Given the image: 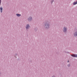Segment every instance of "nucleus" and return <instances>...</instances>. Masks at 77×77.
Returning <instances> with one entry per match:
<instances>
[{"instance_id":"8","label":"nucleus","mask_w":77,"mask_h":77,"mask_svg":"<svg viewBox=\"0 0 77 77\" xmlns=\"http://www.w3.org/2000/svg\"><path fill=\"white\" fill-rule=\"evenodd\" d=\"M76 4H77V1L73 3L74 5H76Z\"/></svg>"},{"instance_id":"12","label":"nucleus","mask_w":77,"mask_h":77,"mask_svg":"<svg viewBox=\"0 0 77 77\" xmlns=\"http://www.w3.org/2000/svg\"><path fill=\"white\" fill-rule=\"evenodd\" d=\"M75 57H77V55H75Z\"/></svg>"},{"instance_id":"1","label":"nucleus","mask_w":77,"mask_h":77,"mask_svg":"<svg viewBox=\"0 0 77 77\" xmlns=\"http://www.w3.org/2000/svg\"><path fill=\"white\" fill-rule=\"evenodd\" d=\"M45 26H46L47 28H49V25L47 23H45Z\"/></svg>"},{"instance_id":"6","label":"nucleus","mask_w":77,"mask_h":77,"mask_svg":"<svg viewBox=\"0 0 77 77\" xmlns=\"http://www.w3.org/2000/svg\"><path fill=\"white\" fill-rule=\"evenodd\" d=\"M16 15L17 17H20L21 16V14H16Z\"/></svg>"},{"instance_id":"3","label":"nucleus","mask_w":77,"mask_h":77,"mask_svg":"<svg viewBox=\"0 0 77 77\" xmlns=\"http://www.w3.org/2000/svg\"><path fill=\"white\" fill-rule=\"evenodd\" d=\"M74 35L75 36H77V32H75L74 33Z\"/></svg>"},{"instance_id":"14","label":"nucleus","mask_w":77,"mask_h":77,"mask_svg":"<svg viewBox=\"0 0 77 77\" xmlns=\"http://www.w3.org/2000/svg\"><path fill=\"white\" fill-rule=\"evenodd\" d=\"M52 77H55V76H52Z\"/></svg>"},{"instance_id":"7","label":"nucleus","mask_w":77,"mask_h":77,"mask_svg":"<svg viewBox=\"0 0 77 77\" xmlns=\"http://www.w3.org/2000/svg\"><path fill=\"white\" fill-rule=\"evenodd\" d=\"M0 11H1V12H2L3 11V8L1 7L0 8Z\"/></svg>"},{"instance_id":"10","label":"nucleus","mask_w":77,"mask_h":77,"mask_svg":"<svg viewBox=\"0 0 77 77\" xmlns=\"http://www.w3.org/2000/svg\"><path fill=\"white\" fill-rule=\"evenodd\" d=\"M2 0H0V5H1V2H2Z\"/></svg>"},{"instance_id":"13","label":"nucleus","mask_w":77,"mask_h":77,"mask_svg":"<svg viewBox=\"0 0 77 77\" xmlns=\"http://www.w3.org/2000/svg\"><path fill=\"white\" fill-rule=\"evenodd\" d=\"M53 0H52L51 1V3H53Z\"/></svg>"},{"instance_id":"15","label":"nucleus","mask_w":77,"mask_h":77,"mask_svg":"<svg viewBox=\"0 0 77 77\" xmlns=\"http://www.w3.org/2000/svg\"><path fill=\"white\" fill-rule=\"evenodd\" d=\"M67 62H69V60H68V61H67Z\"/></svg>"},{"instance_id":"9","label":"nucleus","mask_w":77,"mask_h":77,"mask_svg":"<svg viewBox=\"0 0 77 77\" xmlns=\"http://www.w3.org/2000/svg\"><path fill=\"white\" fill-rule=\"evenodd\" d=\"M71 55L72 56V57H75V55L73 54V55Z\"/></svg>"},{"instance_id":"11","label":"nucleus","mask_w":77,"mask_h":77,"mask_svg":"<svg viewBox=\"0 0 77 77\" xmlns=\"http://www.w3.org/2000/svg\"><path fill=\"white\" fill-rule=\"evenodd\" d=\"M67 66H68V67H69V66H70V64H68L67 65Z\"/></svg>"},{"instance_id":"5","label":"nucleus","mask_w":77,"mask_h":77,"mask_svg":"<svg viewBox=\"0 0 77 77\" xmlns=\"http://www.w3.org/2000/svg\"><path fill=\"white\" fill-rule=\"evenodd\" d=\"M32 20V17H31L28 19L29 21H31V20Z\"/></svg>"},{"instance_id":"2","label":"nucleus","mask_w":77,"mask_h":77,"mask_svg":"<svg viewBox=\"0 0 77 77\" xmlns=\"http://www.w3.org/2000/svg\"><path fill=\"white\" fill-rule=\"evenodd\" d=\"M29 27H30V26H29V25H26V29H29Z\"/></svg>"},{"instance_id":"4","label":"nucleus","mask_w":77,"mask_h":77,"mask_svg":"<svg viewBox=\"0 0 77 77\" xmlns=\"http://www.w3.org/2000/svg\"><path fill=\"white\" fill-rule=\"evenodd\" d=\"M66 31V28L64 27V28L63 32H65Z\"/></svg>"}]
</instances>
